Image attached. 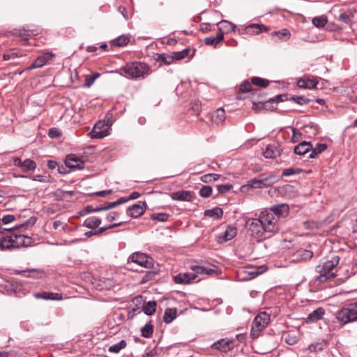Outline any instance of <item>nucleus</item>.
Listing matches in <instances>:
<instances>
[{
	"label": "nucleus",
	"mask_w": 357,
	"mask_h": 357,
	"mask_svg": "<svg viewBox=\"0 0 357 357\" xmlns=\"http://www.w3.org/2000/svg\"><path fill=\"white\" fill-rule=\"evenodd\" d=\"M278 220L267 211H261L257 218H248L245 227L249 234L257 239L266 238L278 230Z\"/></svg>",
	"instance_id": "nucleus-1"
},
{
	"label": "nucleus",
	"mask_w": 357,
	"mask_h": 357,
	"mask_svg": "<svg viewBox=\"0 0 357 357\" xmlns=\"http://www.w3.org/2000/svg\"><path fill=\"white\" fill-rule=\"evenodd\" d=\"M33 223L29 220L13 228L8 229L0 227V250H13L31 245L32 238L20 234L19 230Z\"/></svg>",
	"instance_id": "nucleus-2"
},
{
	"label": "nucleus",
	"mask_w": 357,
	"mask_h": 357,
	"mask_svg": "<svg viewBox=\"0 0 357 357\" xmlns=\"http://www.w3.org/2000/svg\"><path fill=\"white\" fill-rule=\"evenodd\" d=\"M340 257H333L331 260L321 262L315 268V271L319 274L314 279L315 283L320 284L327 282L337 276L333 270L338 265Z\"/></svg>",
	"instance_id": "nucleus-3"
},
{
	"label": "nucleus",
	"mask_w": 357,
	"mask_h": 357,
	"mask_svg": "<svg viewBox=\"0 0 357 357\" xmlns=\"http://www.w3.org/2000/svg\"><path fill=\"white\" fill-rule=\"evenodd\" d=\"M125 77L132 79L144 78L150 74L151 68L146 63L141 61H132L128 63L121 68Z\"/></svg>",
	"instance_id": "nucleus-4"
},
{
	"label": "nucleus",
	"mask_w": 357,
	"mask_h": 357,
	"mask_svg": "<svg viewBox=\"0 0 357 357\" xmlns=\"http://www.w3.org/2000/svg\"><path fill=\"white\" fill-rule=\"evenodd\" d=\"M192 272L180 273L174 277V281L176 284H188L197 278L199 274L211 275L214 270L207 269L201 266H192Z\"/></svg>",
	"instance_id": "nucleus-5"
},
{
	"label": "nucleus",
	"mask_w": 357,
	"mask_h": 357,
	"mask_svg": "<svg viewBox=\"0 0 357 357\" xmlns=\"http://www.w3.org/2000/svg\"><path fill=\"white\" fill-rule=\"evenodd\" d=\"M336 318L343 325L357 321V301L344 305L337 312Z\"/></svg>",
	"instance_id": "nucleus-6"
},
{
	"label": "nucleus",
	"mask_w": 357,
	"mask_h": 357,
	"mask_svg": "<svg viewBox=\"0 0 357 357\" xmlns=\"http://www.w3.org/2000/svg\"><path fill=\"white\" fill-rule=\"evenodd\" d=\"M270 322V315L266 312H259L254 319L250 330V336L253 339L258 338L263 330Z\"/></svg>",
	"instance_id": "nucleus-7"
},
{
	"label": "nucleus",
	"mask_w": 357,
	"mask_h": 357,
	"mask_svg": "<svg viewBox=\"0 0 357 357\" xmlns=\"http://www.w3.org/2000/svg\"><path fill=\"white\" fill-rule=\"evenodd\" d=\"M130 263L136 264L146 268H151L154 265V261L152 257L139 252L132 253L129 257L128 264H130Z\"/></svg>",
	"instance_id": "nucleus-8"
},
{
	"label": "nucleus",
	"mask_w": 357,
	"mask_h": 357,
	"mask_svg": "<svg viewBox=\"0 0 357 357\" xmlns=\"http://www.w3.org/2000/svg\"><path fill=\"white\" fill-rule=\"evenodd\" d=\"M268 29L264 24H250L244 27H240L238 29V33L241 35L243 34H259L261 32L267 31Z\"/></svg>",
	"instance_id": "nucleus-9"
},
{
	"label": "nucleus",
	"mask_w": 357,
	"mask_h": 357,
	"mask_svg": "<svg viewBox=\"0 0 357 357\" xmlns=\"http://www.w3.org/2000/svg\"><path fill=\"white\" fill-rule=\"evenodd\" d=\"M147 207L145 202L139 201L135 204L129 206L127 209V213L132 218H137L142 215Z\"/></svg>",
	"instance_id": "nucleus-10"
},
{
	"label": "nucleus",
	"mask_w": 357,
	"mask_h": 357,
	"mask_svg": "<svg viewBox=\"0 0 357 357\" xmlns=\"http://www.w3.org/2000/svg\"><path fill=\"white\" fill-rule=\"evenodd\" d=\"M13 161L14 165L20 167L24 172L33 171L37 167L36 163L31 159H26L22 161L20 158L15 157L13 158Z\"/></svg>",
	"instance_id": "nucleus-11"
},
{
	"label": "nucleus",
	"mask_w": 357,
	"mask_h": 357,
	"mask_svg": "<svg viewBox=\"0 0 357 357\" xmlns=\"http://www.w3.org/2000/svg\"><path fill=\"white\" fill-rule=\"evenodd\" d=\"M318 78L313 76H304L297 81L299 88L312 89L317 87Z\"/></svg>",
	"instance_id": "nucleus-12"
},
{
	"label": "nucleus",
	"mask_w": 357,
	"mask_h": 357,
	"mask_svg": "<svg viewBox=\"0 0 357 357\" xmlns=\"http://www.w3.org/2000/svg\"><path fill=\"white\" fill-rule=\"evenodd\" d=\"M233 343H234L233 339L223 338V339H221V340L214 342L211 345V348L218 350V351H220L226 352L227 351L231 350L233 349V347H234Z\"/></svg>",
	"instance_id": "nucleus-13"
},
{
	"label": "nucleus",
	"mask_w": 357,
	"mask_h": 357,
	"mask_svg": "<svg viewBox=\"0 0 357 357\" xmlns=\"http://www.w3.org/2000/svg\"><path fill=\"white\" fill-rule=\"evenodd\" d=\"M53 56L54 55L52 53H46L38 56L33 62V63L26 69V70L29 71L36 68L43 67L46 64L48 60L52 59Z\"/></svg>",
	"instance_id": "nucleus-14"
},
{
	"label": "nucleus",
	"mask_w": 357,
	"mask_h": 357,
	"mask_svg": "<svg viewBox=\"0 0 357 357\" xmlns=\"http://www.w3.org/2000/svg\"><path fill=\"white\" fill-rule=\"evenodd\" d=\"M236 234L237 229L236 227L228 226L222 234H219L217 236V242L220 244L225 243L233 239L236 236Z\"/></svg>",
	"instance_id": "nucleus-15"
},
{
	"label": "nucleus",
	"mask_w": 357,
	"mask_h": 357,
	"mask_svg": "<svg viewBox=\"0 0 357 357\" xmlns=\"http://www.w3.org/2000/svg\"><path fill=\"white\" fill-rule=\"evenodd\" d=\"M66 165L70 169H82L84 168V162L78 157L75 155H69L67 156L66 161Z\"/></svg>",
	"instance_id": "nucleus-16"
},
{
	"label": "nucleus",
	"mask_w": 357,
	"mask_h": 357,
	"mask_svg": "<svg viewBox=\"0 0 357 357\" xmlns=\"http://www.w3.org/2000/svg\"><path fill=\"white\" fill-rule=\"evenodd\" d=\"M289 208L287 204H275L271 206V212L272 214L275 215V217L278 218L287 216L289 214ZM279 218H278V220Z\"/></svg>",
	"instance_id": "nucleus-17"
},
{
	"label": "nucleus",
	"mask_w": 357,
	"mask_h": 357,
	"mask_svg": "<svg viewBox=\"0 0 357 357\" xmlns=\"http://www.w3.org/2000/svg\"><path fill=\"white\" fill-rule=\"evenodd\" d=\"M14 273L16 275H22L24 277L33 278H39L40 275H42L44 273L43 270L36 269V268L26 269V270H15Z\"/></svg>",
	"instance_id": "nucleus-18"
},
{
	"label": "nucleus",
	"mask_w": 357,
	"mask_h": 357,
	"mask_svg": "<svg viewBox=\"0 0 357 357\" xmlns=\"http://www.w3.org/2000/svg\"><path fill=\"white\" fill-rule=\"evenodd\" d=\"M218 29L219 32L218 33H223L225 31L226 32H231V31H238V29L236 25L234 24L227 21V20H222L217 24Z\"/></svg>",
	"instance_id": "nucleus-19"
},
{
	"label": "nucleus",
	"mask_w": 357,
	"mask_h": 357,
	"mask_svg": "<svg viewBox=\"0 0 357 357\" xmlns=\"http://www.w3.org/2000/svg\"><path fill=\"white\" fill-rule=\"evenodd\" d=\"M325 314V310L322 307H319L310 312L306 318L307 323L317 322L321 320Z\"/></svg>",
	"instance_id": "nucleus-20"
},
{
	"label": "nucleus",
	"mask_w": 357,
	"mask_h": 357,
	"mask_svg": "<svg viewBox=\"0 0 357 357\" xmlns=\"http://www.w3.org/2000/svg\"><path fill=\"white\" fill-rule=\"evenodd\" d=\"M310 149H312L311 143L303 141L294 147V151L296 155H304L309 153Z\"/></svg>",
	"instance_id": "nucleus-21"
},
{
	"label": "nucleus",
	"mask_w": 357,
	"mask_h": 357,
	"mask_svg": "<svg viewBox=\"0 0 357 357\" xmlns=\"http://www.w3.org/2000/svg\"><path fill=\"white\" fill-rule=\"evenodd\" d=\"M170 197L174 200L190 202L192 199L191 192L185 190H181L171 193Z\"/></svg>",
	"instance_id": "nucleus-22"
},
{
	"label": "nucleus",
	"mask_w": 357,
	"mask_h": 357,
	"mask_svg": "<svg viewBox=\"0 0 357 357\" xmlns=\"http://www.w3.org/2000/svg\"><path fill=\"white\" fill-rule=\"evenodd\" d=\"M37 298H43L45 300L61 301L63 296L61 294L53 292H41L35 294Z\"/></svg>",
	"instance_id": "nucleus-23"
},
{
	"label": "nucleus",
	"mask_w": 357,
	"mask_h": 357,
	"mask_svg": "<svg viewBox=\"0 0 357 357\" xmlns=\"http://www.w3.org/2000/svg\"><path fill=\"white\" fill-rule=\"evenodd\" d=\"M261 183L264 188L272 185L279 181V178L274 174H261Z\"/></svg>",
	"instance_id": "nucleus-24"
},
{
	"label": "nucleus",
	"mask_w": 357,
	"mask_h": 357,
	"mask_svg": "<svg viewBox=\"0 0 357 357\" xmlns=\"http://www.w3.org/2000/svg\"><path fill=\"white\" fill-rule=\"evenodd\" d=\"M313 252L308 250H299L294 254V260L296 261H307L312 259Z\"/></svg>",
	"instance_id": "nucleus-25"
},
{
	"label": "nucleus",
	"mask_w": 357,
	"mask_h": 357,
	"mask_svg": "<svg viewBox=\"0 0 357 357\" xmlns=\"http://www.w3.org/2000/svg\"><path fill=\"white\" fill-rule=\"evenodd\" d=\"M263 155L266 158H275L280 155V151L275 145L268 144Z\"/></svg>",
	"instance_id": "nucleus-26"
},
{
	"label": "nucleus",
	"mask_w": 357,
	"mask_h": 357,
	"mask_svg": "<svg viewBox=\"0 0 357 357\" xmlns=\"http://www.w3.org/2000/svg\"><path fill=\"white\" fill-rule=\"evenodd\" d=\"M177 317V309L174 308H167L165 311L163 315V321L166 324H170Z\"/></svg>",
	"instance_id": "nucleus-27"
},
{
	"label": "nucleus",
	"mask_w": 357,
	"mask_h": 357,
	"mask_svg": "<svg viewBox=\"0 0 357 357\" xmlns=\"http://www.w3.org/2000/svg\"><path fill=\"white\" fill-rule=\"evenodd\" d=\"M101 220L96 216H91L87 218L84 223L83 226L89 229H96L101 225Z\"/></svg>",
	"instance_id": "nucleus-28"
},
{
	"label": "nucleus",
	"mask_w": 357,
	"mask_h": 357,
	"mask_svg": "<svg viewBox=\"0 0 357 357\" xmlns=\"http://www.w3.org/2000/svg\"><path fill=\"white\" fill-rule=\"evenodd\" d=\"M224 39V33H218L215 37L210 36L204 38V42L206 45H213L215 47L217 46L221 41Z\"/></svg>",
	"instance_id": "nucleus-29"
},
{
	"label": "nucleus",
	"mask_w": 357,
	"mask_h": 357,
	"mask_svg": "<svg viewBox=\"0 0 357 357\" xmlns=\"http://www.w3.org/2000/svg\"><path fill=\"white\" fill-rule=\"evenodd\" d=\"M90 135L91 137L93 139H102L107 135V131L106 130H101V127L96 123L90 132Z\"/></svg>",
	"instance_id": "nucleus-30"
},
{
	"label": "nucleus",
	"mask_w": 357,
	"mask_h": 357,
	"mask_svg": "<svg viewBox=\"0 0 357 357\" xmlns=\"http://www.w3.org/2000/svg\"><path fill=\"white\" fill-rule=\"evenodd\" d=\"M22 52L17 49H12L6 51L3 55V59L4 61H8L11 59H15L16 58H19L22 56Z\"/></svg>",
	"instance_id": "nucleus-31"
},
{
	"label": "nucleus",
	"mask_w": 357,
	"mask_h": 357,
	"mask_svg": "<svg viewBox=\"0 0 357 357\" xmlns=\"http://www.w3.org/2000/svg\"><path fill=\"white\" fill-rule=\"evenodd\" d=\"M326 347V342L323 340L310 344L305 351H309L311 353H318L323 351Z\"/></svg>",
	"instance_id": "nucleus-32"
},
{
	"label": "nucleus",
	"mask_w": 357,
	"mask_h": 357,
	"mask_svg": "<svg viewBox=\"0 0 357 357\" xmlns=\"http://www.w3.org/2000/svg\"><path fill=\"white\" fill-rule=\"evenodd\" d=\"M223 214V211L222 208L215 207L212 209H208L204 211V215L211 218H213L215 220L220 219Z\"/></svg>",
	"instance_id": "nucleus-33"
},
{
	"label": "nucleus",
	"mask_w": 357,
	"mask_h": 357,
	"mask_svg": "<svg viewBox=\"0 0 357 357\" xmlns=\"http://www.w3.org/2000/svg\"><path fill=\"white\" fill-rule=\"evenodd\" d=\"M157 303L155 301H151L146 303L143 306V312L147 315H152L155 312Z\"/></svg>",
	"instance_id": "nucleus-34"
},
{
	"label": "nucleus",
	"mask_w": 357,
	"mask_h": 357,
	"mask_svg": "<svg viewBox=\"0 0 357 357\" xmlns=\"http://www.w3.org/2000/svg\"><path fill=\"white\" fill-rule=\"evenodd\" d=\"M284 342L289 345H294L299 340V335L297 333H288L284 335Z\"/></svg>",
	"instance_id": "nucleus-35"
},
{
	"label": "nucleus",
	"mask_w": 357,
	"mask_h": 357,
	"mask_svg": "<svg viewBox=\"0 0 357 357\" xmlns=\"http://www.w3.org/2000/svg\"><path fill=\"white\" fill-rule=\"evenodd\" d=\"M258 275V272L242 271L238 273V277L241 280H249Z\"/></svg>",
	"instance_id": "nucleus-36"
},
{
	"label": "nucleus",
	"mask_w": 357,
	"mask_h": 357,
	"mask_svg": "<svg viewBox=\"0 0 357 357\" xmlns=\"http://www.w3.org/2000/svg\"><path fill=\"white\" fill-rule=\"evenodd\" d=\"M153 333V326L151 322L145 324L141 329L142 336L146 338H150Z\"/></svg>",
	"instance_id": "nucleus-37"
},
{
	"label": "nucleus",
	"mask_w": 357,
	"mask_h": 357,
	"mask_svg": "<svg viewBox=\"0 0 357 357\" xmlns=\"http://www.w3.org/2000/svg\"><path fill=\"white\" fill-rule=\"evenodd\" d=\"M130 42V39L128 37L125 36H121L118 38H115L112 41V45L116 47H123L126 45Z\"/></svg>",
	"instance_id": "nucleus-38"
},
{
	"label": "nucleus",
	"mask_w": 357,
	"mask_h": 357,
	"mask_svg": "<svg viewBox=\"0 0 357 357\" xmlns=\"http://www.w3.org/2000/svg\"><path fill=\"white\" fill-rule=\"evenodd\" d=\"M158 61H162L163 63L169 65L173 63L174 56L173 54H158V58L156 59Z\"/></svg>",
	"instance_id": "nucleus-39"
},
{
	"label": "nucleus",
	"mask_w": 357,
	"mask_h": 357,
	"mask_svg": "<svg viewBox=\"0 0 357 357\" xmlns=\"http://www.w3.org/2000/svg\"><path fill=\"white\" fill-rule=\"evenodd\" d=\"M251 82L252 84H254L255 86L263 87V88L267 87L269 84V81L268 79L261 78L259 77H252Z\"/></svg>",
	"instance_id": "nucleus-40"
},
{
	"label": "nucleus",
	"mask_w": 357,
	"mask_h": 357,
	"mask_svg": "<svg viewBox=\"0 0 357 357\" xmlns=\"http://www.w3.org/2000/svg\"><path fill=\"white\" fill-rule=\"evenodd\" d=\"M169 214L166 213H153L151 215V220H155L161 222H164L168 220L169 218Z\"/></svg>",
	"instance_id": "nucleus-41"
},
{
	"label": "nucleus",
	"mask_w": 357,
	"mask_h": 357,
	"mask_svg": "<svg viewBox=\"0 0 357 357\" xmlns=\"http://www.w3.org/2000/svg\"><path fill=\"white\" fill-rule=\"evenodd\" d=\"M285 98H286L285 95H282V94L278 95L275 97L269 99L268 101L264 102L263 103L264 107L266 109L271 108V107H270L271 104L277 103V102H282V101H284Z\"/></svg>",
	"instance_id": "nucleus-42"
},
{
	"label": "nucleus",
	"mask_w": 357,
	"mask_h": 357,
	"mask_svg": "<svg viewBox=\"0 0 357 357\" xmlns=\"http://www.w3.org/2000/svg\"><path fill=\"white\" fill-rule=\"evenodd\" d=\"M126 342L123 340H121L119 342L114 344L109 347L108 351L111 353H119L121 349L126 347Z\"/></svg>",
	"instance_id": "nucleus-43"
},
{
	"label": "nucleus",
	"mask_w": 357,
	"mask_h": 357,
	"mask_svg": "<svg viewBox=\"0 0 357 357\" xmlns=\"http://www.w3.org/2000/svg\"><path fill=\"white\" fill-rule=\"evenodd\" d=\"M328 22L326 16L321 15L315 17L312 19V24L317 28L324 27Z\"/></svg>",
	"instance_id": "nucleus-44"
},
{
	"label": "nucleus",
	"mask_w": 357,
	"mask_h": 357,
	"mask_svg": "<svg viewBox=\"0 0 357 357\" xmlns=\"http://www.w3.org/2000/svg\"><path fill=\"white\" fill-rule=\"evenodd\" d=\"M272 34L276 36L279 39L284 40H288L291 36L290 31L287 29H283L280 31H274Z\"/></svg>",
	"instance_id": "nucleus-45"
},
{
	"label": "nucleus",
	"mask_w": 357,
	"mask_h": 357,
	"mask_svg": "<svg viewBox=\"0 0 357 357\" xmlns=\"http://www.w3.org/2000/svg\"><path fill=\"white\" fill-rule=\"evenodd\" d=\"M220 175L218 174H206L201 176L200 179L204 183H211L218 181L220 178Z\"/></svg>",
	"instance_id": "nucleus-46"
},
{
	"label": "nucleus",
	"mask_w": 357,
	"mask_h": 357,
	"mask_svg": "<svg viewBox=\"0 0 357 357\" xmlns=\"http://www.w3.org/2000/svg\"><path fill=\"white\" fill-rule=\"evenodd\" d=\"M190 53V49L185 48L181 51L172 52L174 60H181L187 57Z\"/></svg>",
	"instance_id": "nucleus-47"
},
{
	"label": "nucleus",
	"mask_w": 357,
	"mask_h": 357,
	"mask_svg": "<svg viewBox=\"0 0 357 357\" xmlns=\"http://www.w3.org/2000/svg\"><path fill=\"white\" fill-rule=\"evenodd\" d=\"M302 172H303L302 169L289 167V168L284 169L282 171V175L283 176H292V175H294V174H299Z\"/></svg>",
	"instance_id": "nucleus-48"
},
{
	"label": "nucleus",
	"mask_w": 357,
	"mask_h": 357,
	"mask_svg": "<svg viewBox=\"0 0 357 357\" xmlns=\"http://www.w3.org/2000/svg\"><path fill=\"white\" fill-rule=\"evenodd\" d=\"M213 118L218 123H222L225 119V112L222 108L218 109L213 115Z\"/></svg>",
	"instance_id": "nucleus-49"
},
{
	"label": "nucleus",
	"mask_w": 357,
	"mask_h": 357,
	"mask_svg": "<svg viewBox=\"0 0 357 357\" xmlns=\"http://www.w3.org/2000/svg\"><path fill=\"white\" fill-rule=\"evenodd\" d=\"M353 18V14L351 11H347L340 15L338 20L345 24H349Z\"/></svg>",
	"instance_id": "nucleus-50"
},
{
	"label": "nucleus",
	"mask_w": 357,
	"mask_h": 357,
	"mask_svg": "<svg viewBox=\"0 0 357 357\" xmlns=\"http://www.w3.org/2000/svg\"><path fill=\"white\" fill-rule=\"evenodd\" d=\"M247 185L252 188H264V185H262V183H261V178L259 176L258 178H255L248 181Z\"/></svg>",
	"instance_id": "nucleus-51"
},
{
	"label": "nucleus",
	"mask_w": 357,
	"mask_h": 357,
	"mask_svg": "<svg viewBox=\"0 0 357 357\" xmlns=\"http://www.w3.org/2000/svg\"><path fill=\"white\" fill-rule=\"evenodd\" d=\"M240 90L245 93V92H250V91H255V93L257 92V89H253L252 86V82L250 83L248 81H244L241 85H240Z\"/></svg>",
	"instance_id": "nucleus-52"
},
{
	"label": "nucleus",
	"mask_w": 357,
	"mask_h": 357,
	"mask_svg": "<svg viewBox=\"0 0 357 357\" xmlns=\"http://www.w3.org/2000/svg\"><path fill=\"white\" fill-rule=\"evenodd\" d=\"M156 275H157V272H155V271H146L145 275H143V277L142 278L140 283L141 284L146 283L147 282H149V281L151 280L152 279H153V278Z\"/></svg>",
	"instance_id": "nucleus-53"
},
{
	"label": "nucleus",
	"mask_w": 357,
	"mask_h": 357,
	"mask_svg": "<svg viewBox=\"0 0 357 357\" xmlns=\"http://www.w3.org/2000/svg\"><path fill=\"white\" fill-rule=\"evenodd\" d=\"M212 188L209 185H203L199 190V195L202 197H208L212 194Z\"/></svg>",
	"instance_id": "nucleus-54"
},
{
	"label": "nucleus",
	"mask_w": 357,
	"mask_h": 357,
	"mask_svg": "<svg viewBox=\"0 0 357 357\" xmlns=\"http://www.w3.org/2000/svg\"><path fill=\"white\" fill-rule=\"evenodd\" d=\"M122 225H123V222H119V223H114V224L110 225L107 227H100L98 229L95 230L96 236H100L106 230L121 226Z\"/></svg>",
	"instance_id": "nucleus-55"
},
{
	"label": "nucleus",
	"mask_w": 357,
	"mask_h": 357,
	"mask_svg": "<svg viewBox=\"0 0 357 357\" xmlns=\"http://www.w3.org/2000/svg\"><path fill=\"white\" fill-rule=\"evenodd\" d=\"M232 188L230 184L218 185L217 189L219 193L223 194L229 192Z\"/></svg>",
	"instance_id": "nucleus-56"
},
{
	"label": "nucleus",
	"mask_w": 357,
	"mask_h": 357,
	"mask_svg": "<svg viewBox=\"0 0 357 357\" xmlns=\"http://www.w3.org/2000/svg\"><path fill=\"white\" fill-rule=\"evenodd\" d=\"M14 220H15V217L13 215H4L0 221L3 222L4 225H7L9 223L13 222Z\"/></svg>",
	"instance_id": "nucleus-57"
},
{
	"label": "nucleus",
	"mask_w": 357,
	"mask_h": 357,
	"mask_svg": "<svg viewBox=\"0 0 357 357\" xmlns=\"http://www.w3.org/2000/svg\"><path fill=\"white\" fill-rule=\"evenodd\" d=\"M102 285L99 288L100 290L103 289H110L113 286V281L110 279H104Z\"/></svg>",
	"instance_id": "nucleus-58"
},
{
	"label": "nucleus",
	"mask_w": 357,
	"mask_h": 357,
	"mask_svg": "<svg viewBox=\"0 0 357 357\" xmlns=\"http://www.w3.org/2000/svg\"><path fill=\"white\" fill-rule=\"evenodd\" d=\"M119 213L116 211L110 212L106 217V220L109 222H112L116 219Z\"/></svg>",
	"instance_id": "nucleus-59"
},
{
	"label": "nucleus",
	"mask_w": 357,
	"mask_h": 357,
	"mask_svg": "<svg viewBox=\"0 0 357 357\" xmlns=\"http://www.w3.org/2000/svg\"><path fill=\"white\" fill-rule=\"evenodd\" d=\"M292 98L296 102H297L298 104H300V105H303L304 103H307L309 102L308 99L304 98L302 96H294Z\"/></svg>",
	"instance_id": "nucleus-60"
},
{
	"label": "nucleus",
	"mask_w": 357,
	"mask_h": 357,
	"mask_svg": "<svg viewBox=\"0 0 357 357\" xmlns=\"http://www.w3.org/2000/svg\"><path fill=\"white\" fill-rule=\"evenodd\" d=\"M199 30L203 33H207L211 31V24L209 23H202L200 25Z\"/></svg>",
	"instance_id": "nucleus-61"
},
{
	"label": "nucleus",
	"mask_w": 357,
	"mask_h": 357,
	"mask_svg": "<svg viewBox=\"0 0 357 357\" xmlns=\"http://www.w3.org/2000/svg\"><path fill=\"white\" fill-rule=\"evenodd\" d=\"M93 210H94V207L93 206L89 205V206H86L83 211H80L79 213L81 215H84L90 213L94 212Z\"/></svg>",
	"instance_id": "nucleus-62"
},
{
	"label": "nucleus",
	"mask_w": 357,
	"mask_h": 357,
	"mask_svg": "<svg viewBox=\"0 0 357 357\" xmlns=\"http://www.w3.org/2000/svg\"><path fill=\"white\" fill-rule=\"evenodd\" d=\"M314 149L317 150V152H318L319 154L325 151L327 148V145L326 144H317L315 147H314Z\"/></svg>",
	"instance_id": "nucleus-63"
},
{
	"label": "nucleus",
	"mask_w": 357,
	"mask_h": 357,
	"mask_svg": "<svg viewBox=\"0 0 357 357\" xmlns=\"http://www.w3.org/2000/svg\"><path fill=\"white\" fill-rule=\"evenodd\" d=\"M301 133L298 131L296 129H293V136H292V140L293 142H297L299 138L301 137Z\"/></svg>",
	"instance_id": "nucleus-64"
}]
</instances>
